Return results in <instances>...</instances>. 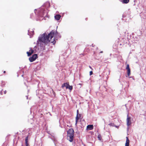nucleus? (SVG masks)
I'll return each instance as SVG.
<instances>
[{"label": "nucleus", "mask_w": 146, "mask_h": 146, "mask_svg": "<svg viewBox=\"0 0 146 146\" xmlns=\"http://www.w3.org/2000/svg\"><path fill=\"white\" fill-rule=\"evenodd\" d=\"M57 33L56 31L52 30L48 35L46 33L43 34L41 37H40L38 40L40 42H42L45 43L50 42L54 44L56 41L54 37L56 36Z\"/></svg>", "instance_id": "1"}, {"label": "nucleus", "mask_w": 146, "mask_h": 146, "mask_svg": "<svg viewBox=\"0 0 146 146\" xmlns=\"http://www.w3.org/2000/svg\"><path fill=\"white\" fill-rule=\"evenodd\" d=\"M74 131L72 129H70L67 131V139L70 142L73 141Z\"/></svg>", "instance_id": "2"}, {"label": "nucleus", "mask_w": 146, "mask_h": 146, "mask_svg": "<svg viewBox=\"0 0 146 146\" xmlns=\"http://www.w3.org/2000/svg\"><path fill=\"white\" fill-rule=\"evenodd\" d=\"M37 57V55L36 54H34L31 57L29 58V61L32 62L35 61Z\"/></svg>", "instance_id": "3"}, {"label": "nucleus", "mask_w": 146, "mask_h": 146, "mask_svg": "<svg viewBox=\"0 0 146 146\" xmlns=\"http://www.w3.org/2000/svg\"><path fill=\"white\" fill-rule=\"evenodd\" d=\"M126 69L127 70V73L128 76H129L131 74V70L129 67V65L127 64L126 67Z\"/></svg>", "instance_id": "4"}, {"label": "nucleus", "mask_w": 146, "mask_h": 146, "mask_svg": "<svg viewBox=\"0 0 146 146\" xmlns=\"http://www.w3.org/2000/svg\"><path fill=\"white\" fill-rule=\"evenodd\" d=\"M127 125L128 126H129L131 124V117H129L128 115H127Z\"/></svg>", "instance_id": "5"}, {"label": "nucleus", "mask_w": 146, "mask_h": 146, "mask_svg": "<svg viewBox=\"0 0 146 146\" xmlns=\"http://www.w3.org/2000/svg\"><path fill=\"white\" fill-rule=\"evenodd\" d=\"M69 86V83H64L62 85V88H63L64 87H66V89H68V88Z\"/></svg>", "instance_id": "6"}, {"label": "nucleus", "mask_w": 146, "mask_h": 146, "mask_svg": "<svg viewBox=\"0 0 146 146\" xmlns=\"http://www.w3.org/2000/svg\"><path fill=\"white\" fill-rule=\"evenodd\" d=\"M61 16L59 14L56 15L54 16V18L57 21H58L60 19Z\"/></svg>", "instance_id": "7"}, {"label": "nucleus", "mask_w": 146, "mask_h": 146, "mask_svg": "<svg viewBox=\"0 0 146 146\" xmlns=\"http://www.w3.org/2000/svg\"><path fill=\"white\" fill-rule=\"evenodd\" d=\"M126 143L125 144V146H129V139L127 137H126Z\"/></svg>", "instance_id": "8"}, {"label": "nucleus", "mask_w": 146, "mask_h": 146, "mask_svg": "<svg viewBox=\"0 0 146 146\" xmlns=\"http://www.w3.org/2000/svg\"><path fill=\"white\" fill-rule=\"evenodd\" d=\"M31 52H27V54L28 56H30L33 53L34 50H32V48H31Z\"/></svg>", "instance_id": "9"}, {"label": "nucleus", "mask_w": 146, "mask_h": 146, "mask_svg": "<svg viewBox=\"0 0 146 146\" xmlns=\"http://www.w3.org/2000/svg\"><path fill=\"white\" fill-rule=\"evenodd\" d=\"M87 129H88L90 130H92L93 129L94 127H93V125H87Z\"/></svg>", "instance_id": "10"}, {"label": "nucleus", "mask_w": 146, "mask_h": 146, "mask_svg": "<svg viewBox=\"0 0 146 146\" xmlns=\"http://www.w3.org/2000/svg\"><path fill=\"white\" fill-rule=\"evenodd\" d=\"M3 92L4 94H5L7 93V91L6 90H2L0 92V94L1 95H2L3 94Z\"/></svg>", "instance_id": "11"}, {"label": "nucleus", "mask_w": 146, "mask_h": 146, "mask_svg": "<svg viewBox=\"0 0 146 146\" xmlns=\"http://www.w3.org/2000/svg\"><path fill=\"white\" fill-rule=\"evenodd\" d=\"M80 119L78 116L76 115V123H75V125H77V123H78V120Z\"/></svg>", "instance_id": "12"}, {"label": "nucleus", "mask_w": 146, "mask_h": 146, "mask_svg": "<svg viewBox=\"0 0 146 146\" xmlns=\"http://www.w3.org/2000/svg\"><path fill=\"white\" fill-rule=\"evenodd\" d=\"M129 0H123V3L127 4L129 2Z\"/></svg>", "instance_id": "13"}, {"label": "nucleus", "mask_w": 146, "mask_h": 146, "mask_svg": "<svg viewBox=\"0 0 146 146\" xmlns=\"http://www.w3.org/2000/svg\"><path fill=\"white\" fill-rule=\"evenodd\" d=\"M68 89H69V90H70V91H71L73 89V87L72 86H70L69 85V86H68Z\"/></svg>", "instance_id": "14"}, {"label": "nucleus", "mask_w": 146, "mask_h": 146, "mask_svg": "<svg viewBox=\"0 0 146 146\" xmlns=\"http://www.w3.org/2000/svg\"><path fill=\"white\" fill-rule=\"evenodd\" d=\"M98 138L99 140H101L102 139V137L101 135L99 134L98 136Z\"/></svg>", "instance_id": "15"}, {"label": "nucleus", "mask_w": 146, "mask_h": 146, "mask_svg": "<svg viewBox=\"0 0 146 146\" xmlns=\"http://www.w3.org/2000/svg\"><path fill=\"white\" fill-rule=\"evenodd\" d=\"M30 31L29 30L28 31H29V33H30L31 34V35L32 36H33L34 34V31H31V32H29Z\"/></svg>", "instance_id": "16"}, {"label": "nucleus", "mask_w": 146, "mask_h": 146, "mask_svg": "<svg viewBox=\"0 0 146 146\" xmlns=\"http://www.w3.org/2000/svg\"><path fill=\"white\" fill-rule=\"evenodd\" d=\"M28 136H27L26 137L25 139V143H27V142H28Z\"/></svg>", "instance_id": "17"}, {"label": "nucleus", "mask_w": 146, "mask_h": 146, "mask_svg": "<svg viewBox=\"0 0 146 146\" xmlns=\"http://www.w3.org/2000/svg\"><path fill=\"white\" fill-rule=\"evenodd\" d=\"M77 115L78 116V117L80 118H81L82 117V114H77Z\"/></svg>", "instance_id": "18"}, {"label": "nucleus", "mask_w": 146, "mask_h": 146, "mask_svg": "<svg viewBox=\"0 0 146 146\" xmlns=\"http://www.w3.org/2000/svg\"><path fill=\"white\" fill-rule=\"evenodd\" d=\"M93 74V72L92 71H91L90 72V75H91Z\"/></svg>", "instance_id": "19"}, {"label": "nucleus", "mask_w": 146, "mask_h": 146, "mask_svg": "<svg viewBox=\"0 0 146 146\" xmlns=\"http://www.w3.org/2000/svg\"><path fill=\"white\" fill-rule=\"evenodd\" d=\"M25 143V145H26V146H28L29 144H28V142H27V143Z\"/></svg>", "instance_id": "20"}, {"label": "nucleus", "mask_w": 146, "mask_h": 146, "mask_svg": "<svg viewBox=\"0 0 146 146\" xmlns=\"http://www.w3.org/2000/svg\"><path fill=\"white\" fill-rule=\"evenodd\" d=\"M79 114V111L78 110H77V114Z\"/></svg>", "instance_id": "21"}, {"label": "nucleus", "mask_w": 146, "mask_h": 146, "mask_svg": "<svg viewBox=\"0 0 146 146\" xmlns=\"http://www.w3.org/2000/svg\"><path fill=\"white\" fill-rule=\"evenodd\" d=\"M89 67L90 68L92 69V67L91 66H89Z\"/></svg>", "instance_id": "22"}, {"label": "nucleus", "mask_w": 146, "mask_h": 146, "mask_svg": "<svg viewBox=\"0 0 146 146\" xmlns=\"http://www.w3.org/2000/svg\"><path fill=\"white\" fill-rule=\"evenodd\" d=\"M3 73H6V71H3Z\"/></svg>", "instance_id": "23"}, {"label": "nucleus", "mask_w": 146, "mask_h": 146, "mask_svg": "<svg viewBox=\"0 0 146 146\" xmlns=\"http://www.w3.org/2000/svg\"><path fill=\"white\" fill-rule=\"evenodd\" d=\"M103 51H101V52H100V53H103Z\"/></svg>", "instance_id": "24"}, {"label": "nucleus", "mask_w": 146, "mask_h": 146, "mask_svg": "<svg viewBox=\"0 0 146 146\" xmlns=\"http://www.w3.org/2000/svg\"><path fill=\"white\" fill-rule=\"evenodd\" d=\"M29 52H31V49H30V50H29Z\"/></svg>", "instance_id": "25"}]
</instances>
